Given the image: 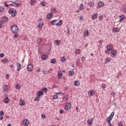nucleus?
Here are the masks:
<instances>
[{"label":"nucleus","mask_w":126,"mask_h":126,"mask_svg":"<svg viewBox=\"0 0 126 126\" xmlns=\"http://www.w3.org/2000/svg\"><path fill=\"white\" fill-rule=\"evenodd\" d=\"M11 31L14 34H16L18 32V27L16 25H14L11 27Z\"/></svg>","instance_id":"1"},{"label":"nucleus","mask_w":126,"mask_h":126,"mask_svg":"<svg viewBox=\"0 0 126 126\" xmlns=\"http://www.w3.org/2000/svg\"><path fill=\"white\" fill-rule=\"evenodd\" d=\"M71 107V103L70 102H67L65 105L64 109L66 111H68Z\"/></svg>","instance_id":"2"},{"label":"nucleus","mask_w":126,"mask_h":126,"mask_svg":"<svg viewBox=\"0 0 126 126\" xmlns=\"http://www.w3.org/2000/svg\"><path fill=\"white\" fill-rule=\"evenodd\" d=\"M33 64H29L27 66V70L28 71H32V70H33Z\"/></svg>","instance_id":"3"},{"label":"nucleus","mask_w":126,"mask_h":126,"mask_svg":"<svg viewBox=\"0 0 126 126\" xmlns=\"http://www.w3.org/2000/svg\"><path fill=\"white\" fill-rule=\"evenodd\" d=\"M116 56H117V51L116 50H113L111 52V57H112V58H114L115 57H116Z\"/></svg>","instance_id":"4"},{"label":"nucleus","mask_w":126,"mask_h":126,"mask_svg":"<svg viewBox=\"0 0 126 126\" xmlns=\"http://www.w3.org/2000/svg\"><path fill=\"white\" fill-rule=\"evenodd\" d=\"M3 102L5 104H9V102H10V100L9 99L8 97H5V98L4 99Z\"/></svg>","instance_id":"5"},{"label":"nucleus","mask_w":126,"mask_h":126,"mask_svg":"<svg viewBox=\"0 0 126 126\" xmlns=\"http://www.w3.org/2000/svg\"><path fill=\"white\" fill-rule=\"evenodd\" d=\"M7 21H8V18L5 16L1 18V22H7Z\"/></svg>","instance_id":"6"},{"label":"nucleus","mask_w":126,"mask_h":126,"mask_svg":"<svg viewBox=\"0 0 126 126\" xmlns=\"http://www.w3.org/2000/svg\"><path fill=\"white\" fill-rule=\"evenodd\" d=\"M24 126H28L29 125V121L27 119H25L23 122Z\"/></svg>","instance_id":"7"},{"label":"nucleus","mask_w":126,"mask_h":126,"mask_svg":"<svg viewBox=\"0 0 126 126\" xmlns=\"http://www.w3.org/2000/svg\"><path fill=\"white\" fill-rule=\"evenodd\" d=\"M89 95L90 96H93L95 95V91L94 90H91L89 92Z\"/></svg>","instance_id":"8"},{"label":"nucleus","mask_w":126,"mask_h":126,"mask_svg":"<svg viewBox=\"0 0 126 126\" xmlns=\"http://www.w3.org/2000/svg\"><path fill=\"white\" fill-rule=\"evenodd\" d=\"M10 1V2H11V3H13V4H16V6H15L16 7H19V5H20L19 2L17 3V2H14V1H11V0Z\"/></svg>","instance_id":"9"},{"label":"nucleus","mask_w":126,"mask_h":126,"mask_svg":"<svg viewBox=\"0 0 126 126\" xmlns=\"http://www.w3.org/2000/svg\"><path fill=\"white\" fill-rule=\"evenodd\" d=\"M44 94V93H43V91H38L37 93H36V95L38 96V97H41L42 95Z\"/></svg>","instance_id":"10"},{"label":"nucleus","mask_w":126,"mask_h":126,"mask_svg":"<svg viewBox=\"0 0 126 126\" xmlns=\"http://www.w3.org/2000/svg\"><path fill=\"white\" fill-rule=\"evenodd\" d=\"M93 118H92L91 119H89L87 121V123L88 124L90 125V126H92V124L93 123Z\"/></svg>","instance_id":"11"},{"label":"nucleus","mask_w":126,"mask_h":126,"mask_svg":"<svg viewBox=\"0 0 126 126\" xmlns=\"http://www.w3.org/2000/svg\"><path fill=\"white\" fill-rule=\"evenodd\" d=\"M104 5L105 4L102 1H99L98 3V6H99V7H102V6H104Z\"/></svg>","instance_id":"12"},{"label":"nucleus","mask_w":126,"mask_h":126,"mask_svg":"<svg viewBox=\"0 0 126 126\" xmlns=\"http://www.w3.org/2000/svg\"><path fill=\"white\" fill-rule=\"evenodd\" d=\"M58 78L59 79H61L62 77H63V73L61 71H59L58 73Z\"/></svg>","instance_id":"13"},{"label":"nucleus","mask_w":126,"mask_h":126,"mask_svg":"<svg viewBox=\"0 0 126 126\" xmlns=\"http://www.w3.org/2000/svg\"><path fill=\"white\" fill-rule=\"evenodd\" d=\"M53 16L54 15H53V13H49L47 15V18H48V19H50L53 18Z\"/></svg>","instance_id":"14"},{"label":"nucleus","mask_w":126,"mask_h":126,"mask_svg":"<svg viewBox=\"0 0 126 126\" xmlns=\"http://www.w3.org/2000/svg\"><path fill=\"white\" fill-rule=\"evenodd\" d=\"M17 70H20V69H21V64H20V63H17Z\"/></svg>","instance_id":"15"},{"label":"nucleus","mask_w":126,"mask_h":126,"mask_svg":"<svg viewBox=\"0 0 126 126\" xmlns=\"http://www.w3.org/2000/svg\"><path fill=\"white\" fill-rule=\"evenodd\" d=\"M16 14H17V11H16V10H14L13 13H11L12 17H15Z\"/></svg>","instance_id":"16"},{"label":"nucleus","mask_w":126,"mask_h":126,"mask_svg":"<svg viewBox=\"0 0 126 126\" xmlns=\"http://www.w3.org/2000/svg\"><path fill=\"white\" fill-rule=\"evenodd\" d=\"M20 106H24L25 105V101L23 100H21L19 102Z\"/></svg>","instance_id":"17"},{"label":"nucleus","mask_w":126,"mask_h":126,"mask_svg":"<svg viewBox=\"0 0 126 126\" xmlns=\"http://www.w3.org/2000/svg\"><path fill=\"white\" fill-rule=\"evenodd\" d=\"M41 60H43V61H45L48 59V56L47 55H42L41 57Z\"/></svg>","instance_id":"18"},{"label":"nucleus","mask_w":126,"mask_h":126,"mask_svg":"<svg viewBox=\"0 0 126 126\" xmlns=\"http://www.w3.org/2000/svg\"><path fill=\"white\" fill-rule=\"evenodd\" d=\"M120 31V30L118 29L117 28H114L113 29V32H114L115 33H118Z\"/></svg>","instance_id":"19"},{"label":"nucleus","mask_w":126,"mask_h":126,"mask_svg":"<svg viewBox=\"0 0 126 126\" xmlns=\"http://www.w3.org/2000/svg\"><path fill=\"white\" fill-rule=\"evenodd\" d=\"M51 63H53L54 64H56L57 63V60L56 59H52L50 61Z\"/></svg>","instance_id":"20"},{"label":"nucleus","mask_w":126,"mask_h":126,"mask_svg":"<svg viewBox=\"0 0 126 126\" xmlns=\"http://www.w3.org/2000/svg\"><path fill=\"white\" fill-rule=\"evenodd\" d=\"M79 84H80V83H79V81H75L74 82V85L75 86H79Z\"/></svg>","instance_id":"21"},{"label":"nucleus","mask_w":126,"mask_h":126,"mask_svg":"<svg viewBox=\"0 0 126 126\" xmlns=\"http://www.w3.org/2000/svg\"><path fill=\"white\" fill-rule=\"evenodd\" d=\"M65 61H66V58L65 57L63 56L61 58V61L62 63H64Z\"/></svg>","instance_id":"22"},{"label":"nucleus","mask_w":126,"mask_h":126,"mask_svg":"<svg viewBox=\"0 0 126 126\" xmlns=\"http://www.w3.org/2000/svg\"><path fill=\"white\" fill-rule=\"evenodd\" d=\"M98 16V14L97 13L94 14L92 16V19L94 20L95 18H97Z\"/></svg>","instance_id":"23"},{"label":"nucleus","mask_w":126,"mask_h":126,"mask_svg":"<svg viewBox=\"0 0 126 126\" xmlns=\"http://www.w3.org/2000/svg\"><path fill=\"white\" fill-rule=\"evenodd\" d=\"M56 22H58V20H54L50 22V24H51V25H55L56 24Z\"/></svg>","instance_id":"24"},{"label":"nucleus","mask_w":126,"mask_h":126,"mask_svg":"<svg viewBox=\"0 0 126 126\" xmlns=\"http://www.w3.org/2000/svg\"><path fill=\"white\" fill-rule=\"evenodd\" d=\"M54 44H55V45H57V46H60V41H59L58 40H55Z\"/></svg>","instance_id":"25"},{"label":"nucleus","mask_w":126,"mask_h":126,"mask_svg":"<svg viewBox=\"0 0 126 126\" xmlns=\"http://www.w3.org/2000/svg\"><path fill=\"white\" fill-rule=\"evenodd\" d=\"M88 4L90 7H93L94 6V2H90L88 3Z\"/></svg>","instance_id":"26"},{"label":"nucleus","mask_w":126,"mask_h":126,"mask_svg":"<svg viewBox=\"0 0 126 126\" xmlns=\"http://www.w3.org/2000/svg\"><path fill=\"white\" fill-rule=\"evenodd\" d=\"M107 49L109 51H112L113 50V47L111 45H108L107 47Z\"/></svg>","instance_id":"27"},{"label":"nucleus","mask_w":126,"mask_h":126,"mask_svg":"<svg viewBox=\"0 0 126 126\" xmlns=\"http://www.w3.org/2000/svg\"><path fill=\"white\" fill-rule=\"evenodd\" d=\"M75 52L77 55H80L81 51H80L79 49H78L75 50Z\"/></svg>","instance_id":"28"},{"label":"nucleus","mask_w":126,"mask_h":126,"mask_svg":"<svg viewBox=\"0 0 126 126\" xmlns=\"http://www.w3.org/2000/svg\"><path fill=\"white\" fill-rule=\"evenodd\" d=\"M74 73V71L73 70H70L68 72V75L69 76H71Z\"/></svg>","instance_id":"29"},{"label":"nucleus","mask_w":126,"mask_h":126,"mask_svg":"<svg viewBox=\"0 0 126 126\" xmlns=\"http://www.w3.org/2000/svg\"><path fill=\"white\" fill-rule=\"evenodd\" d=\"M2 89H3V91L4 92H5V91H7V86L6 85L3 86Z\"/></svg>","instance_id":"30"},{"label":"nucleus","mask_w":126,"mask_h":126,"mask_svg":"<svg viewBox=\"0 0 126 126\" xmlns=\"http://www.w3.org/2000/svg\"><path fill=\"white\" fill-rule=\"evenodd\" d=\"M84 5H83V4H81L80 5L79 10H82L83 9H84Z\"/></svg>","instance_id":"31"},{"label":"nucleus","mask_w":126,"mask_h":126,"mask_svg":"<svg viewBox=\"0 0 126 126\" xmlns=\"http://www.w3.org/2000/svg\"><path fill=\"white\" fill-rule=\"evenodd\" d=\"M14 10H13V8H10L9 9V11H8V13H9L10 14L11 13H13Z\"/></svg>","instance_id":"32"},{"label":"nucleus","mask_w":126,"mask_h":126,"mask_svg":"<svg viewBox=\"0 0 126 126\" xmlns=\"http://www.w3.org/2000/svg\"><path fill=\"white\" fill-rule=\"evenodd\" d=\"M63 24V20H60L59 22L56 24V26H60V25Z\"/></svg>","instance_id":"33"},{"label":"nucleus","mask_w":126,"mask_h":126,"mask_svg":"<svg viewBox=\"0 0 126 126\" xmlns=\"http://www.w3.org/2000/svg\"><path fill=\"white\" fill-rule=\"evenodd\" d=\"M30 3H31L32 5H33V4H35L36 2H35V0H31L30 1Z\"/></svg>","instance_id":"34"},{"label":"nucleus","mask_w":126,"mask_h":126,"mask_svg":"<svg viewBox=\"0 0 126 126\" xmlns=\"http://www.w3.org/2000/svg\"><path fill=\"white\" fill-rule=\"evenodd\" d=\"M8 59H4L2 60V63H8Z\"/></svg>","instance_id":"35"},{"label":"nucleus","mask_w":126,"mask_h":126,"mask_svg":"<svg viewBox=\"0 0 126 126\" xmlns=\"http://www.w3.org/2000/svg\"><path fill=\"white\" fill-rule=\"evenodd\" d=\"M52 12H55V11H57V9L56 8H55V7H53L52 8H51V9Z\"/></svg>","instance_id":"36"},{"label":"nucleus","mask_w":126,"mask_h":126,"mask_svg":"<svg viewBox=\"0 0 126 126\" xmlns=\"http://www.w3.org/2000/svg\"><path fill=\"white\" fill-rule=\"evenodd\" d=\"M120 19L119 20V22H122V21H123V20H124V19H125V18H124V17H123V16H120Z\"/></svg>","instance_id":"37"},{"label":"nucleus","mask_w":126,"mask_h":126,"mask_svg":"<svg viewBox=\"0 0 126 126\" xmlns=\"http://www.w3.org/2000/svg\"><path fill=\"white\" fill-rule=\"evenodd\" d=\"M42 90L43 91L45 92V93H47L48 92V89L47 88H43Z\"/></svg>","instance_id":"38"},{"label":"nucleus","mask_w":126,"mask_h":126,"mask_svg":"<svg viewBox=\"0 0 126 126\" xmlns=\"http://www.w3.org/2000/svg\"><path fill=\"white\" fill-rule=\"evenodd\" d=\"M84 34L85 36H88V34H89V32H88V31L86 30Z\"/></svg>","instance_id":"39"},{"label":"nucleus","mask_w":126,"mask_h":126,"mask_svg":"<svg viewBox=\"0 0 126 126\" xmlns=\"http://www.w3.org/2000/svg\"><path fill=\"white\" fill-rule=\"evenodd\" d=\"M4 116V112L3 111H0V117H3Z\"/></svg>","instance_id":"40"},{"label":"nucleus","mask_w":126,"mask_h":126,"mask_svg":"<svg viewBox=\"0 0 126 126\" xmlns=\"http://www.w3.org/2000/svg\"><path fill=\"white\" fill-rule=\"evenodd\" d=\"M65 99H66V100H68V95H66L65 96V97L63 98V100H64V101H65Z\"/></svg>","instance_id":"41"},{"label":"nucleus","mask_w":126,"mask_h":126,"mask_svg":"<svg viewBox=\"0 0 126 126\" xmlns=\"http://www.w3.org/2000/svg\"><path fill=\"white\" fill-rule=\"evenodd\" d=\"M43 23H39L38 25V27H43Z\"/></svg>","instance_id":"42"},{"label":"nucleus","mask_w":126,"mask_h":126,"mask_svg":"<svg viewBox=\"0 0 126 126\" xmlns=\"http://www.w3.org/2000/svg\"><path fill=\"white\" fill-rule=\"evenodd\" d=\"M41 42H42V40H41V38H38L37 40V44H40V43H41Z\"/></svg>","instance_id":"43"},{"label":"nucleus","mask_w":126,"mask_h":126,"mask_svg":"<svg viewBox=\"0 0 126 126\" xmlns=\"http://www.w3.org/2000/svg\"><path fill=\"white\" fill-rule=\"evenodd\" d=\"M40 100V96H37L34 98V101H39Z\"/></svg>","instance_id":"44"},{"label":"nucleus","mask_w":126,"mask_h":126,"mask_svg":"<svg viewBox=\"0 0 126 126\" xmlns=\"http://www.w3.org/2000/svg\"><path fill=\"white\" fill-rule=\"evenodd\" d=\"M15 89H20V86L19 84H17L15 86Z\"/></svg>","instance_id":"45"},{"label":"nucleus","mask_w":126,"mask_h":126,"mask_svg":"<svg viewBox=\"0 0 126 126\" xmlns=\"http://www.w3.org/2000/svg\"><path fill=\"white\" fill-rule=\"evenodd\" d=\"M42 72H43V74H47V73H48V72L47 71V70L45 69H43Z\"/></svg>","instance_id":"46"},{"label":"nucleus","mask_w":126,"mask_h":126,"mask_svg":"<svg viewBox=\"0 0 126 126\" xmlns=\"http://www.w3.org/2000/svg\"><path fill=\"white\" fill-rule=\"evenodd\" d=\"M4 10V7H0V12H3V11Z\"/></svg>","instance_id":"47"},{"label":"nucleus","mask_w":126,"mask_h":126,"mask_svg":"<svg viewBox=\"0 0 126 126\" xmlns=\"http://www.w3.org/2000/svg\"><path fill=\"white\" fill-rule=\"evenodd\" d=\"M57 98H58V95H53V100H56Z\"/></svg>","instance_id":"48"},{"label":"nucleus","mask_w":126,"mask_h":126,"mask_svg":"<svg viewBox=\"0 0 126 126\" xmlns=\"http://www.w3.org/2000/svg\"><path fill=\"white\" fill-rule=\"evenodd\" d=\"M106 122L108 123V124H111V120L109 119V118H107Z\"/></svg>","instance_id":"49"},{"label":"nucleus","mask_w":126,"mask_h":126,"mask_svg":"<svg viewBox=\"0 0 126 126\" xmlns=\"http://www.w3.org/2000/svg\"><path fill=\"white\" fill-rule=\"evenodd\" d=\"M18 37V34L16 33L13 36V38H17Z\"/></svg>","instance_id":"50"},{"label":"nucleus","mask_w":126,"mask_h":126,"mask_svg":"<svg viewBox=\"0 0 126 126\" xmlns=\"http://www.w3.org/2000/svg\"><path fill=\"white\" fill-rule=\"evenodd\" d=\"M109 62H110V59H109V58H106L105 60V62L109 63Z\"/></svg>","instance_id":"51"},{"label":"nucleus","mask_w":126,"mask_h":126,"mask_svg":"<svg viewBox=\"0 0 126 126\" xmlns=\"http://www.w3.org/2000/svg\"><path fill=\"white\" fill-rule=\"evenodd\" d=\"M41 6H45L46 5V3L42 1L41 2Z\"/></svg>","instance_id":"52"},{"label":"nucleus","mask_w":126,"mask_h":126,"mask_svg":"<svg viewBox=\"0 0 126 126\" xmlns=\"http://www.w3.org/2000/svg\"><path fill=\"white\" fill-rule=\"evenodd\" d=\"M4 57V54L3 53L0 54V58H3Z\"/></svg>","instance_id":"53"},{"label":"nucleus","mask_w":126,"mask_h":126,"mask_svg":"<svg viewBox=\"0 0 126 126\" xmlns=\"http://www.w3.org/2000/svg\"><path fill=\"white\" fill-rule=\"evenodd\" d=\"M114 115H115V112H113L111 113V114L110 115V117H113Z\"/></svg>","instance_id":"54"},{"label":"nucleus","mask_w":126,"mask_h":126,"mask_svg":"<svg viewBox=\"0 0 126 126\" xmlns=\"http://www.w3.org/2000/svg\"><path fill=\"white\" fill-rule=\"evenodd\" d=\"M63 95V94L62 93H60V92H58V93H56V95Z\"/></svg>","instance_id":"55"},{"label":"nucleus","mask_w":126,"mask_h":126,"mask_svg":"<svg viewBox=\"0 0 126 126\" xmlns=\"http://www.w3.org/2000/svg\"><path fill=\"white\" fill-rule=\"evenodd\" d=\"M118 126H123V122H120L118 123Z\"/></svg>","instance_id":"56"},{"label":"nucleus","mask_w":126,"mask_h":126,"mask_svg":"<svg viewBox=\"0 0 126 126\" xmlns=\"http://www.w3.org/2000/svg\"><path fill=\"white\" fill-rule=\"evenodd\" d=\"M41 118L42 119H45V118H46V115H45V114H42L41 115Z\"/></svg>","instance_id":"57"},{"label":"nucleus","mask_w":126,"mask_h":126,"mask_svg":"<svg viewBox=\"0 0 126 126\" xmlns=\"http://www.w3.org/2000/svg\"><path fill=\"white\" fill-rule=\"evenodd\" d=\"M110 50H105V54H109V53H110Z\"/></svg>","instance_id":"58"},{"label":"nucleus","mask_w":126,"mask_h":126,"mask_svg":"<svg viewBox=\"0 0 126 126\" xmlns=\"http://www.w3.org/2000/svg\"><path fill=\"white\" fill-rule=\"evenodd\" d=\"M60 114H63V110L61 109L60 110Z\"/></svg>","instance_id":"59"},{"label":"nucleus","mask_w":126,"mask_h":126,"mask_svg":"<svg viewBox=\"0 0 126 126\" xmlns=\"http://www.w3.org/2000/svg\"><path fill=\"white\" fill-rule=\"evenodd\" d=\"M75 63H76V66H78V65H79V62H78V61H76Z\"/></svg>","instance_id":"60"},{"label":"nucleus","mask_w":126,"mask_h":126,"mask_svg":"<svg viewBox=\"0 0 126 126\" xmlns=\"http://www.w3.org/2000/svg\"><path fill=\"white\" fill-rule=\"evenodd\" d=\"M82 61H85V57L84 56L82 57Z\"/></svg>","instance_id":"61"},{"label":"nucleus","mask_w":126,"mask_h":126,"mask_svg":"<svg viewBox=\"0 0 126 126\" xmlns=\"http://www.w3.org/2000/svg\"><path fill=\"white\" fill-rule=\"evenodd\" d=\"M102 18H103V16H99V20H102Z\"/></svg>","instance_id":"62"},{"label":"nucleus","mask_w":126,"mask_h":126,"mask_svg":"<svg viewBox=\"0 0 126 126\" xmlns=\"http://www.w3.org/2000/svg\"><path fill=\"white\" fill-rule=\"evenodd\" d=\"M107 118H108L109 120H110L111 121V120H112V119H113V116H109Z\"/></svg>","instance_id":"63"},{"label":"nucleus","mask_w":126,"mask_h":126,"mask_svg":"<svg viewBox=\"0 0 126 126\" xmlns=\"http://www.w3.org/2000/svg\"><path fill=\"white\" fill-rule=\"evenodd\" d=\"M37 21H38V22H40L42 21V18H39L38 19V20H37Z\"/></svg>","instance_id":"64"}]
</instances>
